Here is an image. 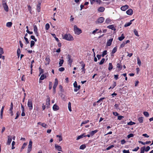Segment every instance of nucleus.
I'll return each instance as SVG.
<instances>
[{
  "mask_svg": "<svg viewBox=\"0 0 153 153\" xmlns=\"http://www.w3.org/2000/svg\"><path fill=\"white\" fill-rule=\"evenodd\" d=\"M63 39L69 41H73L74 39L73 37L70 34H66L62 36Z\"/></svg>",
  "mask_w": 153,
  "mask_h": 153,
  "instance_id": "1",
  "label": "nucleus"
},
{
  "mask_svg": "<svg viewBox=\"0 0 153 153\" xmlns=\"http://www.w3.org/2000/svg\"><path fill=\"white\" fill-rule=\"evenodd\" d=\"M2 6L4 8V10L6 12H8L9 10L6 1L5 0H4L2 2Z\"/></svg>",
  "mask_w": 153,
  "mask_h": 153,
  "instance_id": "2",
  "label": "nucleus"
},
{
  "mask_svg": "<svg viewBox=\"0 0 153 153\" xmlns=\"http://www.w3.org/2000/svg\"><path fill=\"white\" fill-rule=\"evenodd\" d=\"M27 106L30 110L33 109V100L32 99H29L28 100Z\"/></svg>",
  "mask_w": 153,
  "mask_h": 153,
  "instance_id": "3",
  "label": "nucleus"
},
{
  "mask_svg": "<svg viewBox=\"0 0 153 153\" xmlns=\"http://www.w3.org/2000/svg\"><path fill=\"white\" fill-rule=\"evenodd\" d=\"M74 30L75 33L77 35H79L82 33L81 30L78 28L76 25L74 26Z\"/></svg>",
  "mask_w": 153,
  "mask_h": 153,
  "instance_id": "4",
  "label": "nucleus"
},
{
  "mask_svg": "<svg viewBox=\"0 0 153 153\" xmlns=\"http://www.w3.org/2000/svg\"><path fill=\"white\" fill-rule=\"evenodd\" d=\"M32 142L30 140L29 142V144L28 145V148L27 149V153H29L32 150Z\"/></svg>",
  "mask_w": 153,
  "mask_h": 153,
  "instance_id": "5",
  "label": "nucleus"
},
{
  "mask_svg": "<svg viewBox=\"0 0 153 153\" xmlns=\"http://www.w3.org/2000/svg\"><path fill=\"white\" fill-rule=\"evenodd\" d=\"M67 59H68V64L69 65H70V66H71L72 63L73 62L71 58V56L70 55L68 54L67 55Z\"/></svg>",
  "mask_w": 153,
  "mask_h": 153,
  "instance_id": "6",
  "label": "nucleus"
},
{
  "mask_svg": "<svg viewBox=\"0 0 153 153\" xmlns=\"http://www.w3.org/2000/svg\"><path fill=\"white\" fill-rule=\"evenodd\" d=\"M104 20V18L103 17H100L96 22L97 23H102Z\"/></svg>",
  "mask_w": 153,
  "mask_h": 153,
  "instance_id": "7",
  "label": "nucleus"
},
{
  "mask_svg": "<svg viewBox=\"0 0 153 153\" xmlns=\"http://www.w3.org/2000/svg\"><path fill=\"white\" fill-rule=\"evenodd\" d=\"M12 137L10 135H9L7 136V144L9 145L10 144L11 142L12 141Z\"/></svg>",
  "mask_w": 153,
  "mask_h": 153,
  "instance_id": "8",
  "label": "nucleus"
},
{
  "mask_svg": "<svg viewBox=\"0 0 153 153\" xmlns=\"http://www.w3.org/2000/svg\"><path fill=\"white\" fill-rule=\"evenodd\" d=\"M34 31L35 34L37 36H38V28L35 25H33Z\"/></svg>",
  "mask_w": 153,
  "mask_h": 153,
  "instance_id": "9",
  "label": "nucleus"
},
{
  "mask_svg": "<svg viewBox=\"0 0 153 153\" xmlns=\"http://www.w3.org/2000/svg\"><path fill=\"white\" fill-rule=\"evenodd\" d=\"M55 147L56 149L59 151L62 152V149L61 146L57 145L56 144L55 145Z\"/></svg>",
  "mask_w": 153,
  "mask_h": 153,
  "instance_id": "10",
  "label": "nucleus"
},
{
  "mask_svg": "<svg viewBox=\"0 0 153 153\" xmlns=\"http://www.w3.org/2000/svg\"><path fill=\"white\" fill-rule=\"evenodd\" d=\"M86 137V135H85V134L83 133V134H81V135L77 137L76 139V140H78L79 139H80L81 138H83V137Z\"/></svg>",
  "mask_w": 153,
  "mask_h": 153,
  "instance_id": "11",
  "label": "nucleus"
},
{
  "mask_svg": "<svg viewBox=\"0 0 153 153\" xmlns=\"http://www.w3.org/2000/svg\"><path fill=\"white\" fill-rule=\"evenodd\" d=\"M128 5H126L124 6H122L120 9L123 11H125L127 9H128Z\"/></svg>",
  "mask_w": 153,
  "mask_h": 153,
  "instance_id": "12",
  "label": "nucleus"
},
{
  "mask_svg": "<svg viewBox=\"0 0 153 153\" xmlns=\"http://www.w3.org/2000/svg\"><path fill=\"white\" fill-rule=\"evenodd\" d=\"M58 79L57 78H56L55 79V82L54 85L53 86V88H56V87L58 85Z\"/></svg>",
  "mask_w": 153,
  "mask_h": 153,
  "instance_id": "13",
  "label": "nucleus"
},
{
  "mask_svg": "<svg viewBox=\"0 0 153 153\" xmlns=\"http://www.w3.org/2000/svg\"><path fill=\"white\" fill-rule=\"evenodd\" d=\"M53 108L54 111H56L59 109V108L58 106L56 104H54L53 107Z\"/></svg>",
  "mask_w": 153,
  "mask_h": 153,
  "instance_id": "14",
  "label": "nucleus"
},
{
  "mask_svg": "<svg viewBox=\"0 0 153 153\" xmlns=\"http://www.w3.org/2000/svg\"><path fill=\"white\" fill-rule=\"evenodd\" d=\"M133 12L131 9H129L126 11V13L128 15H131L133 14Z\"/></svg>",
  "mask_w": 153,
  "mask_h": 153,
  "instance_id": "15",
  "label": "nucleus"
},
{
  "mask_svg": "<svg viewBox=\"0 0 153 153\" xmlns=\"http://www.w3.org/2000/svg\"><path fill=\"white\" fill-rule=\"evenodd\" d=\"M113 39L111 38L109 39L107 42V46H110L112 42L113 41Z\"/></svg>",
  "mask_w": 153,
  "mask_h": 153,
  "instance_id": "16",
  "label": "nucleus"
},
{
  "mask_svg": "<svg viewBox=\"0 0 153 153\" xmlns=\"http://www.w3.org/2000/svg\"><path fill=\"white\" fill-rule=\"evenodd\" d=\"M80 64H81V66L82 67L81 69L82 70V71H84V73H85V64L83 62H81Z\"/></svg>",
  "mask_w": 153,
  "mask_h": 153,
  "instance_id": "17",
  "label": "nucleus"
},
{
  "mask_svg": "<svg viewBox=\"0 0 153 153\" xmlns=\"http://www.w3.org/2000/svg\"><path fill=\"white\" fill-rule=\"evenodd\" d=\"M105 8L103 7H100L98 9V10L99 12H102L104 11Z\"/></svg>",
  "mask_w": 153,
  "mask_h": 153,
  "instance_id": "18",
  "label": "nucleus"
},
{
  "mask_svg": "<svg viewBox=\"0 0 153 153\" xmlns=\"http://www.w3.org/2000/svg\"><path fill=\"white\" fill-rule=\"evenodd\" d=\"M38 124L41 125L42 127L45 128H47V125L44 123L39 122L38 123Z\"/></svg>",
  "mask_w": 153,
  "mask_h": 153,
  "instance_id": "19",
  "label": "nucleus"
},
{
  "mask_svg": "<svg viewBox=\"0 0 153 153\" xmlns=\"http://www.w3.org/2000/svg\"><path fill=\"white\" fill-rule=\"evenodd\" d=\"M107 27L110 29H111L113 30H115L116 29L114 28V25H111L108 26Z\"/></svg>",
  "mask_w": 153,
  "mask_h": 153,
  "instance_id": "20",
  "label": "nucleus"
},
{
  "mask_svg": "<svg viewBox=\"0 0 153 153\" xmlns=\"http://www.w3.org/2000/svg\"><path fill=\"white\" fill-rule=\"evenodd\" d=\"M125 38V36L123 33L122 34L121 36L119 37L118 38L120 41H122Z\"/></svg>",
  "mask_w": 153,
  "mask_h": 153,
  "instance_id": "21",
  "label": "nucleus"
},
{
  "mask_svg": "<svg viewBox=\"0 0 153 153\" xmlns=\"http://www.w3.org/2000/svg\"><path fill=\"white\" fill-rule=\"evenodd\" d=\"M97 131H98L97 130L92 131H91L90 132V134L91 136H93L97 132Z\"/></svg>",
  "mask_w": 153,
  "mask_h": 153,
  "instance_id": "22",
  "label": "nucleus"
},
{
  "mask_svg": "<svg viewBox=\"0 0 153 153\" xmlns=\"http://www.w3.org/2000/svg\"><path fill=\"white\" fill-rule=\"evenodd\" d=\"M12 23L11 22H8L6 24V26L7 27H10L12 26Z\"/></svg>",
  "mask_w": 153,
  "mask_h": 153,
  "instance_id": "23",
  "label": "nucleus"
},
{
  "mask_svg": "<svg viewBox=\"0 0 153 153\" xmlns=\"http://www.w3.org/2000/svg\"><path fill=\"white\" fill-rule=\"evenodd\" d=\"M40 5L41 4L40 3L37 4L36 9L38 12H39L40 11Z\"/></svg>",
  "mask_w": 153,
  "mask_h": 153,
  "instance_id": "24",
  "label": "nucleus"
},
{
  "mask_svg": "<svg viewBox=\"0 0 153 153\" xmlns=\"http://www.w3.org/2000/svg\"><path fill=\"white\" fill-rule=\"evenodd\" d=\"M46 78V76L44 74H42L40 76L39 80H43Z\"/></svg>",
  "mask_w": 153,
  "mask_h": 153,
  "instance_id": "25",
  "label": "nucleus"
},
{
  "mask_svg": "<svg viewBox=\"0 0 153 153\" xmlns=\"http://www.w3.org/2000/svg\"><path fill=\"white\" fill-rule=\"evenodd\" d=\"M138 120L140 123H142L143 121V117H141L138 118Z\"/></svg>",
  "mask_w": 153,
  "mask_h": 153,
  "instance_id": "26",
  "label": "nucleus"
},
{
  "mask_svg": "<svg viewBox=\"0 0 153 153\" xmlns=\"http://www.w3.org/2000/svg\"><path fill=\"white\" fill-rule=\"evenodd\" d=\"M117 67L120 70H121L122 68V66L120 63H118L117 65Z\"/></svg>",
  "mask_w": 153,
  "mask_h": 153,
  "instance_id": "27",
  "label": "nucleus"
},
{
  "mask_svg": "<svg viewBox=\"0 0 153 153\" xmlns=\"http://www.w3.org/2000/svg\"><path fill=\"white\" fill-rule=\"evenodd\" d=\"M28 9V10L29 11L30 13V14H32V7H31L29 5H27Z\"/></svg>",
  "mask_w": 153,
  "mask_h": 153,
  "instance_id": "28",
  "label": "nucleus"
},
{
  "mask_svg": "<svg viewBox=\"0 0 153 153\" xmlns=\"http://www.w3.org/2000/svg\"><path fill=\"white\" fill-rule=\"evenodd\" d=\"M137 63L138 65H139V66H140L141 65V62L140 59L138 57L137 58Z\"/></svg>",
  "mask_w": 153,
  "mask_h": 153,
  "instance_id": "29",
  "label": "nucleus"
},
{
  "mask_svg": "<svg viewBox=\"0 0 153 153\" xmlns=\"http://www.w3.org/2000/svg\"><path fill=\"white\" fill-rule=\"evenodd\" d=\"M56 137H58L59 138V142H60L62 140V138L61 135H57Z\"/></svg>",
  "mask_w": 153,
  "mask_h": 153,
  "instance_id": "30",
  "label": "nucleus"
},
{
  "mask_svg": "<svg viewBox=\"0 0 153 153\" xmlns=\"http://www.w3.org/2000/svg\"><path fill=\"white\" fill-rule=\"evenodd\" d=\"M113 68V65L111 63H109V67L108 68V69L109 71L111 70Z\"/></svg>",
  "mask_w": 153,
  "mask_h": 153,
  "instance_id": "31",
  "label": "nucleus"
},
{
  "mask_svg": "<svg viewBox=\"0 0 153 153\" xmlns=\"http://www.w3.org/2000/svg\"><path fill=\"white\" fill-rule=\"evenodd\" d=\"M51 35L53 36V37H54L55 38L57 42H59V39L56 37V35L55 34H51Z\"/></svg>",
  "mask_w": 153,
  "mask_h": 153,
  "instance_id": "32",
  "label": "nucleus"
},
{
  "mask_svg": "<svg viewBox=\"0 0 153 153\" xmlns=\"http://www.w3.org/2000/svg\"><path fill=\"white\" fill-rule=\"evenodd\" d=\"M39 70L40 73L39 76H40L43 73H44V70L40 67H39Z\"/></svg>",
  "mask_w": 153,
  "mask_h": 153,
  "instance_id": "33",
  "label": "nucleus"
},
{
  "mask_svg": "<svg viewBox=\"0 0 153 153\" xmlns=\"http://www.w3.org/2000/svg\"><path fill=\"white\" fill-rule=\"evenodd\" d=\"M27 145V144L26 143H24L23 144V145L22 147V148L21 149V152L22 151V150L25 148V146H26Z\"/></svg>",
  "mask_w": 153,
  "mask_h": 153,
  "instance_id": "34",
  "label": "nucleus"
},
{
  "mask_svg": "<svg viewBox=\"0 0 153 153\" xmlns=\"http://www.w3.org/2000/svg\"><path fill=\"white\" fill-rule=\"evenodd\" d=\"M17 53L18 56V57H19L20 56V54L21 53L20 50L19 48L17 49Z\"/></svg>",
  "mask_w": 153,
  "mask_h": 153,
  "instance_id": "35",
  "label": "nucleus"
},
{
  "mask_svg": "<svg viewBox=\"0 0 153 153\" xmlns=\"http://www.w3.org/2000/svg\"><path fill=\"white\" fill-rule=\"evenodd\" d=\"M134 33L136 36H139V35L138 34V32L136 29H134Z\"/></svg>",
  "mask_w": 153,
  "mask_h": 153,
  "instance_id": "36",
  "label": "nucleus"
},
{
  "mask_svg": "<svg viewBox=\"0 0 153 153\" xmlns=\"http://www.w3.org/2000/svg\"><path fill=\"white\" fill-rule=\"evenodd\" d=\"M89 122V120H85V121H83L81 124V126H82L83 124H86V123H88Z\"/></svg>",
  "mask_w": 153,
  "mask_h": 153,
  "instance_id": "37",
  "label": "nucleus"
},
{
  "mask_svg": "<svg viewBox=\"0 0 153 153\" xmlns=\"http://www.w3.org/2000/svg\"><path fill=\"white\" fill-rule=\"evenodd\" d=\"M68 108L69 111H71V103L69 102L68 103Z\"/></svg>",
  "mask_w": 153,
  "mask_h": 153,
  "instance_id": "38",
  "label": "nucleus"
},
{
  "mask_svg": "<svg viewBox=\"0 0 153 153\" xmlns=\"http://www.w3.org/2000/svg\"><path fill=\"white\" fill-rule=\"evenodd\" d=\"M50 28L49 24L48 23H47L45 25V29L46 30H48Z\"/></svg>",
  "mask_w": 153,
  "mask_h": 153,
  "instance_id": "39",
  "label": "nucleus"
},
{
  "mask_svg": "<svg viewBox=\"0 0 153 153\" xmlns=\"http://www.w3.org/2000/svg\"><path fill=\"white\" fill-rule=\"evenodd\" d=\"M64 62V60L63 59L60 60L59 62V66H61L62 65V64H63Z\"/></svg>",
  "mask_w": 153,
  "mask_h": 153,
  "instance_id": "40",
  "label": "nucleus"
},
{
  "mask_svg": "<svg viewBox=\"0 0 153 153\" xmlns=\"http://www.w3.org/2000/svg\"><path fill=\"white\" fill-rule=\"evenodd\" d=\"M145 147H142L140 149V153H144V152Z\"/></svg>",
  "mask_w": 153,
  "mask_h": 153,
  "instance_id": "41",
  "label": "nucleus"
},
{
  "mask_svg": "<svg viewBox=\"0 0 153 153\" xmlns=\"http://www.w3.org/2000/svg\"><path fill=\"white\" fill-rule=\"evenodd\" d=\"M111 22V20L109 18H107L105 21V23L108 24Z\"/></svg>",
  "mask_w": 153,
  "mask_h": 153,
  "instance_id": "42",
  "label": "nucleus"
},
{
  "mask_svg": "<svg viewBox=\"0 0 153 153\" xmlns=\"http://www.w3.org/2000/svg\"><path fill=\"white\" fill-rule=\"evenodd\" d=\"M85 147L86 146L85 145H82L80 146L79 149H84Z\"/></svg>",
  "mask_w": 153,
  "mask_h": 153,
  "instance_id": "43",
  "label": "nucleus"
},
{
  "mask_svg": "<svg viewBox=\"0 0 153 153\" xmlns=\"http://www.w3.org/2000/svg\"><path fill=\"white\" fill-rule=\"evenodd\" d=\"M132 24V23L131 22H128L127 23H126V24L124 25V27H127L128 26H130L131 24Z\"/></svg>",
  "mask_w": 153,
  "mask_h": 153,
  "instance_id": "44",
  "label": "nucleus"
},
{
  "mask_svg": "<svg viewBox=\"0 0 153 153\" xmlns=\"http://www.w3.org/2000/svg\"><path fill=\"white\" fill-rule=\"evenodd\" d=\"M135 124V123H134V122H133L131 121L130 122H129L127 123V124L129 125H133Z\"/></svg>",
  "mask_w": 153,
  "mask_h": 153,
  "instance_id": "45",
  "label": "nucleus"
},
{
  "mask_svg": "<svg viewBox=\"0 0 153 153\" xmlns=\"http://www.w3.org/2000/svg\"><path fill=\"white\" fill-rule=\"evenodd\" d=\"M143 114L144 115L147 117H148L149 116V113L146 111L144 112H143Z\"/></svg>",
  "mask_w": 153,
  "mask_h": 153,
  "instance_id": "46",
  "label": "nucleus"
},
{
  "mask_svg": "<svg viewBox=\"0 0 153 153\" xmlns=\"http://www.w3.org/2000/svg\"><path fill=\"white\" fill-rule=\"evenodd\" d=\"M105 60V59L104 58H102L101 59V60L100 61V62H99V64L100 65H101L103 63Z\"/></svg>",
  "mask_w": 153,
  "mask_h": 153,
  "instance_id": "47",
  "label": "nucleus"
},
{
  "mask_svg": "<svg viewBox=\"0 0 153 153\" xmlns=\"http://www.w3.org/2000/svg\"><path fill=\"white\" fill-rule=\"evenodd\" d=\"M35 42L33 41H31L30 42V47H32L34 45Z\"/></svg>",
  "mask_w": 153,
  "mask_h": 153,
  "instance_id": "48",
  "label": "nucleus"
},
{
  "mask_svg": "<svg viewBox=\"0 0 153 153\" xmlns=\"http://www.w3.org/2000/svg\"><path fill=\"white\" fill-rule=\"evenodd\" d=\"M114 147V146L113 145H111L109 146H108V147H107L106 149L107 150H110V149L113 148Z\"/></svg>",
  "mask_w": 153,
  "mask_h": 153,
  "instance_id": "49",
  "label": "nucleus"
},
{
  "mask_svg": "<svg viewBox=\"0 0 153 153\" xmlns=\"http://www.w3.org/2000/svg\"><path fill=\"white\" fill-rule=\"evenodd\" d=\"M117 51V48L114 47L113 49L112 50V53H115Z\"/></svg>",
  "mask_w": 153,
  "mask_h": 153,
  "instance_id": "50",
  "label": "nucleus"
},
{
  "mask_svg": "<svg viewBox=\"0 0 153 153\" xmlns=\"http://www.w3.org/2000/svg\"><path fill=\"white\" fill-rule=\"evenodd\" d=\"M134 136V134H130L127 135V137L129 138L131 137H132Z\"/></svg>",
  "mask_w": 153,
  "mask_h": 153,
  "instance_id": "51",
  "label": "nucleus"
},
{
  "mask_svg": "<svg viewBox=\"0 0 153 153\" xmlns=\"http://www.w3.org/2000/svg\"><path fill=\"white\" fill-rule=\"evenodd\" d=\"M31 38L33 40L35 41V42L37 41V39L35 38V36H33V35L31 36Z\"/></svg>",
  "mask_w": 153,
  "mask_h": 153,
  "instance_id": "52",
  "label": "nucleus"
},
{
  "mask_svg": "<svg viewBox=\"0 0 153 153\" xmlns=\"http://www.w3.org/2000/svg\"><path fill=\"white\" fill-rule=\"evenodd\" d=\"M20 115V113L19 111H17L16 113V116L15 118V119H17L18 118Z\"/></svg>",
  "mask_w": 153,
  "mask_h": 153,
  "instance_id": "53",
  "label": "nucleus"
},
{
  "mask_svg": "<svg viewBox=\"0 0 153 153\" xmlns=\"http://www.w3.org/2000/svg\"><path fill=\"white\" fill-rule=\"evenodd\" d=\"M150 147L149 146H148L146 147L145 149V151L147 152L150 150Z\"/></svg>",
  "mask_w": 153,
  "mask_h": 153,
  "instance_id": "54",
  "label": "nucleus"
},
{
  "mask_svg": "<svg viewBox=\"0 0 153 153\" xmlns=\"http://www.w3.org/2000/svg\"><path fill=\"white\" fill-rule=\"evenodd\" d=\"M107 54V51H104L103 52V53L102 55V57H104L105 55Z\"/></svg>",
  "mask_w": 153,
  "mask_h": 153,
  "instance_id": "55",
  "label": "nucleus"
},
{
  "mask_svg": "<svg viewBox=\"0 0 153 153\" xmlns=\"http://www.w3.org/2000/svg\"><path fill=\"white\" fill-rule=\"evenodd\" d=\"M126 44V43L125 42H123L122 44L120 45V48H123L125 46V45Z\"/></svg>",
  "mask_w": 153,
  "mask_h": 153,
  "instance_id": "56",
  "label": "nucleus"
},
{
  "mask_svg": "<svg viewBox=\"0 0 153 153\" xmlns=\"http://www.w3.org/2000/svg\"><path fill=\"white\" fill-rule=\"evenodd\" d=\"M24 39L26 41V44H28L29 43V41L28 40V39L26 37H24Z\"/></svg>",
  "mask_w": 153,
  "mask_h": 153,
  "instance_id": "57",
  "label": "nucleus"
},
{
  "mask_svg": "<svg viewBox=\"0 0 153 153\" xmlns=\"http://www.w3.org/2000/svg\"><path fill=\"white\" fill-rule=\"evenodd\" d=\"M52 87V83L51 82H49V89L50 90L51 89Z\"/></svg>",
  "mask_w": 153,
  "mask_h": 153,
  "instance_id": "58",
  "label": "nucleus"
},
{
  "mask_svg": "<svg viewBox=\"0 0 153 153\" xmlns=\"http://www.w3.org/2000/svg\"><path fill=\"white\" fill-rule=\"evenodd\" d=\"M105 99V97H102L100 99L98 100L97 102H100L101 101H102L104 99Z\"/></svg>",
  "mask_w": 153,
  "mask_h": 153,
  "instance_id": "59",
  "label": "nucleus"
},
{
  "mask_svg": "<svg viewBox=\"0 0 153 153\" xmlns=\"http://www.w3.org/2000/svg\"><path fill=\"white\" fill-rule=\"evenodd\" d=\"M65 70V68L63 67H61L59 68V70L60 71H63Z\"/></svg>",
  "mask_w": 153,
  "mask_h": 153,
  "instance_id": "60",
  "label": "nucleus"
},
{
  "mask_svg": "<svg viewBox=\"0 0 153 153\" xmlns=\"http://www.w3.org/2000/svg\"><path fill=\"white\" fill-rule=\"evenodd\" d=\"M116 85V83L114 82L113 84L111 85L112 86V89H113Z\"/></svg>",
  "mask_w": 153,
  "mask_h": 153,
  "instance_id": "61",
  "label": "nucleus"
},
{
  "mask_svg": "<svg viewBox=\"0 0 153 153\" xmlns=\"http://www.w3.org/2000/svg\"><path fill=\"white\" fill-rule=\"evenodd\" d=\"M9 112L11 116H13V110H9Z\"/></svg>",
  "mask_w": 153,
  "mask_h": 153,
  "instance_id": "62",
  "label": "nucleus"
},
{
  "mask_svg": "<svg viewBox=\"0 0 153 153\" xmlns=\"http://www.w3.org/2000/svg\"><path fill=\"white\" fill-rule=\"evenodd\" d=\"M74 86L75 88H77V82L76 81H75L74 83Z\"/></svg>",
  "mask_w": 153,
  "mask_h": 153,
  "instance_id": "63",
  "label": "nucleus"
},
{
  "mask_svg": "<svg viewBox=\"0 0 153 153\" xmlns=\"http://www.w3.org/2000/svg\"><path fill=\"white\" fill-rule=\"evenodd\" d=\"M123 153H130L129 150H123Z\"/></svg>",
  "mask_w": 153,
  "mask_h": 153,
  "instance_id": "64",
  "label": "nucleus"
}]
</instances>
